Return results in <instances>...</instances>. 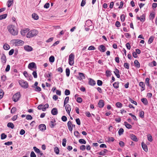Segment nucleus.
Masks as SVG:
<instances>
[{"instance_id": "f257e3e1", "label": "nucleus", "mask_w": 157, "mask_h": 157, "mask_svg": "<svg viewBox=\"0 0 157 157\" xmlns=\"http://www.w3.org/2000/svg\"><path fill=\"white\" fill-rule=\"evenodd\" d=\"M7 29L10 33L13 35H17L18 34V31L15 30L14 26L13 25H10L8 26Z\"/></svg>"}, {"instance_id": "f03ea898", "label": "nucleus", "mask_w": 157, "mask_h": 157, "mask_svg": "<svg viewBox=\"0 0 157 157\" xmlns=\"http://www.w3.org/2000/svg\"><path fill=\"white\" fill-rule=\"evenodd\" d=\"M11 42L13 45L16 46H22L24 43V41L23 40L18 39L12 40Z\"/></svg>"}, {"instance_id": "7ed1b4c3", "label": "nucleus", "mask_w": 157, "mask_h": 157, "mask_svg": "<svg viewBox=\"0 0 157 157\" xmlns=\"http://www.w3.org/2000/svg\"><path fill=\"white\" fill-rule=\"evenodd\" d=\"M38 32L36 30H32L29 32L26 35L27 37L30 38L36 36Z\"/></svg>"}, {"instance_id": "20e7f679", "label": "nucleus", "mask_w": 157, "mask_h": 157, "mask_svg": "<svg viewBox=\"0 0 157 157\" xmlns=\"http://www.w3.org/2000/svg\"><path fill=\"white\" fill-rule=\"evenodd\" d=\"M20 85L21 87L24 88H27L29 87L28 83L26 81L23 80H20L19 82Z\"/></svg>"}, {"instance_id": "39448f33", "label": "nucleus", "mask_w": 157, "mask_h": 157, "mask_svg": "<svg viewBox=\"0 0 157 157\" xmlns=\"http://www.w3.org/2000/svg\"><path fill=\"white\" fill-rule=\"evenodd\" d=\"M75 58V55L73 53H71L69 56V63L71 66H72L74 64V59Z\"/></svg>"}, {"instance_id": "423d86ee", "label": "nucleus", "mask_w": 157, "mask_h": 157, "mask_svg": "<svg viewBox=\"0 0 157 157\" xmlns=\"http://www.w3.org/2000/svg\"><path fill=\"white\" fill-rule=\"evenodd\" d=\"M48 104L46 103L44 105L42 104L40 105L37 107V108L39 110L42 109L43 111H44L46 110V109L48 108Z\"/></svg>"}, {"instance_id": "0eeeda50", "label": "nucleus", "mask_w": 157, "mask_h": 157, "mask_svg": "<svg viewBox=\"0 0 157 157\" xmlns=\"http://www.w3.org/2000/svg\"><path fill=\"white\" fill-rule=\"evenodd\" d=\"M20 97V93L19 92L13 95V100L14 102H17L19 100Z\"/></svg>"}, {"instance_id": "6e6552de", "label": "nucleus", "mask_w": 157, "mask_h": 157, "mask_svg": "<svg viewBox=\"0 0 157 157\" xmlns=\"http://www.w3.org/2000/svg\"><path fill=\"white\" fill-rule=\"evenodd\" d=\"M28 68L30 70H33V69L36 68V65L34 62L30 63L28 65Z\"/></svg>"}, {"instance_id": "1a4fd4ad", "label": "nucleus", "mask_w": 157, "mask_h": 157, "mask_svg": "<svg viewBox=\"0 0 157 157\" xmlns=\"http://www.w3.org/2000/svg\"><path fill=\"white\" fill-rule=\"evenodd\" d=\"M98 49L101 52H103L105 51L106 48L104 45H101L98 47Z\"/></svg>"}, {"instance_id": "9d476101", "label": "nucleus", "mask_w": 157, "mask_h": 157, "mask_svg": "<svg viewBox=\"0 0 157 157\" xmlns=\"http://www.w3.org/2000/svg\"><path fill=\"white\" fill-rule=\"evenodd\" d=\"M78 74L79 76H78L77 78H78L80 80L85 79V77L83 73L81 72H78Z\"/></svg>"}, {"instance_id": "9b49d317", "label": "nucleus", "mask_w": 157, "mask_h": 157, "mask_svg": "<svg viewBox=\"0 0 157 157\" xmlns=\"http://www.w3.org/2000/svg\"><path fill=\"white\" fill-rule=\"evenodd\" d=\"M6 55L3 54L1 57V60L2 63L4 65L6 64Z\"/></svg>"}, {"instance_id": "f8f14e48", "label": "nucleus", "mask_w": 157, "mask_h": 157, "mask_svg": "<svg viewBox=\"0 0 157 157\" xmlns=\"http://www.w3.org/2000/svg\"><path fill=\"white\" fill-rule=\"evenodd\" d=\"M65 108L67 113L70 115V112L71 109V106L69 104H67L65 106Z\"/></svg>"}, {"instance_id": "ddd939ff", "label": "nucleus", "mask_w": 157, "mask_h": 157, "mask_svg": "<svg viewBox=\"0 0 157 157\" xmlns=\"http://www.w3.org/2000/svg\"><path fill=\"white\" fill-rule=\"evenodd\" d=\"M67 126L69 130L70 131H72L73 129V124L71 121H69L67 123Z\"/></svg>"}, {"instance_id": "4468645a", "label": "nucleus", "mask_w": 157, "mask_h": 157, "mask_svg": "<svg viewBox=\"0 0 157 157\" xmlns=\"http://www.w3.org/2000/svg\"><path fill=\"white\" fill-rule=\"evenodd\" d=\"M38 128L40 130L42 131H44L46 129V126L45 124H43L39 125Z\"/></svg>"}, {"instance_id": "2eb2a0df", "label": "nucleus", "mask_w": 157, "mask_h": 157, "mask_svg": "<svg viewBox=\"0 0 157 157\" xmlns=\"http://www.w3.org/2000/svg\"><path fill=\"white\" fill-rule=\"evenodd\" d=\"M88 79V84L89 85L93 86L96 84V82L94 80L91 78H89Z\"/></svg>"}, {"instance_id": "dca6fc26", "label": "nucleus", "mask_w": 157, "mask_h": 157, "mask_svg": "<svg viewBox=\"0 0 157 157\" xmlns=\"http://www.w3.org/2000/svg\"><path fill=\"white\" fill-rule=\"evenodd\" d=\"M25 50L27 52H30L33 50V48L29 45H26L24 46Z\"/></svg>"}, {"instance_id": "f3484780", "label": "nucleus", "mask_w": 157, "mask_h": 157, "mask_svg": "<svg viewBox=\"0 0 157 157\" xmlns=\"http://www.w3.org/2000/svg\"><path fill=\"white\" fill-rule=\"evenodd\" d=\"M130 137L131 139H132V140L134 141L137 142L138 141L137 139L136 136L135 135L132 134H131L130 135Z\"/></svg>"}, {"instance_id": "a211bd4d", "label": "nucleus", "mask_w": 157, "mask_h": 157, "mask_svg": "<svg viewBox=\"0 0 157 157\" xmlns=\"http://www.w3.org/2000/svg\"><path fill=\"white\" fill-rule=\"evenodd\" d=\"M58 113V110L56 108H54L52 110L51 113L53 115H57Z\"/></svg>"}, {"instance_id": "6ab92c4d", "label": "nucleus", "mask_w": 157, "mask_h": 157, "mask_svg": "<svg viewBox=\"0 0 157 157\" xmlns=\"http://www.w3.org/2000/svg\"><path fill=\"white\" fill-rule=\"evenodd\" d=\"M98 105L100 108H102L104 105L103 101L102 100H100L98 103Z\"/></svg>"}, {"instance_id": "aec40b11", "label": "nucleus", "mask_w": 157, "mask_h": 157, "mask_svg": "<svg viewBox=\"0 0 157 157\" xmlns=\"http://www.w3.org/2000/svg\"><path fill=\"white\" fill-rule=\"evenodd\" d=\"M55 122L56 121L55 120H52V121H50L49 123V126L51 127V128H54V127L56 125V124H54Z\"/></svg>"}, {"instance_id": "412c9836", "label": "nucleus", "mask_w": 157, "mask_h": 157, "mask_svg": "<svg viewBox=\"0 0 157 157\" xmlns=\"http://www.w3.org/2000/svg\"><path fill=\"white\" fill-rule=\"evenodd\" d=\"M139 85L141 87V91H143L145 90V85L144 84V82H141L139 83Z\"/></svg>"}, {"instance_id": "4be33fe9", "label": "nucleus", "mask_w": 157, "mask_h": 157, "mask_svg": "<svg viewBox=\"0 0 157 157\" xmlns=\"http://www.w3.org/2000/svg\"><path fill=\"white\" fill-rule=\"evenodd\" d=\"M142 147L144 150L145 152H147L148 151L147 146L144 142H142L141 143Z\"/></svg>"}, {"instance_id": "5701e85b", "label": "nucleus", "mask_w": 157, "mask_h": 157, "mask_svg": "<svg viewBox=\"0 0 157 157\" xmlns=\"http://www.w3.org/2000/svg\"><path fill=\"white\" fill-rule=\"evenodd\" d=\"M114 73L117 78H120V75L119 74V71L118 69L116 68L115 71H114Z\"/></svg>"}, {"instance_id": "b1692460", "label": "nucleus", "mask_w": 157, "mask_h": 157, "mask_svg": "<svg viewBox=\"0 0 157 157\" xmlns=\"http://www.w3.org/2000/svg\"><path fill=\"white\" fill-rule=\"evenodd\" d=\"M92 22L91 20H88L86 21V25L88 27H89L92 25Z\"/></svg>"}, {"instance_id": "393cba45", "label": "nucleus", "mask_w": 157, "mask_h": 157, "mask_svg": "<svg viewBox=\"0 0 157 157\" xmlns=\"http://www.w3.org/2000/svg\"><path fill=\"white\" fill-rule=\"evenodd\" d=\"M155 17V13L154 12H152L150 13L149 15V19L150 20H153Z\"/></svg>"}, {"instance_id": "a878e982", "label": "nucleus", "mask_w": 157, "mask_h": 157, "mask_svg": "<svg viewBox=\"0 0 157 157\" xmlns=\"http://www.w3.org/2000/svg\"><path fill=\"white\" fill-rule=\"evenodd\" d=\"M155 38V37L153 36H151L149 39L148 41V43L149 44H150L152 43Z\"/></svg>"}, {"instance_id": "bb28decb", "label": "nucleus", "mask_w": 157, "mask_h": 157, "mask_svg": "<svg viewBox=\"0 0 157 157\" xmlns=\"http://www.w3.org/2000/svg\"><path fill=\"white\" fill-rule=\"evenodd\" d=\"M32 17L35 20H37L39 18L38 15L35 13H33L32 14Z\"/></svg>"}, {"instance_id": "cd10ccee", "label": "nucleus", "mask_w": 157, "mask_h": 157, "mask_svg": "<svg viewBox=\"0 0 157 157\" xmlns=\"http://www.w3.org/2000/svg\"><path fill=\"white\" fill-rule=\"evenodd\" d=\"M3 48L5 50H8L10 48V47L8 44H5L4 45Z\"/></svg>"}, {"instance_id": "c85d7f7f", "label": "nucleus", "mask_w": 157, "mask_h": 157, "mask_svg": "<svg viewBox=\"0 0 157 157\" xmlns=\"http://www.w3.org/2000/svg\"><path fill=\"white\" fill-rule=\"evenodd\" d=\"M13 3V0H9L7 2V5L8 7H10Z\"/></svg>"}, {"instance_id": "c756f323", "label": "nucleus", "mask_w": 157, "mask_h": 157, "mask_svg": "<svg viewBox=\"0 0 157 157\" xmlns=\"http://www.w3.org/2000/svg\"><path fill=\"white\" fill-rule=\"evenodd\" d=\"M29 29L28 28H26L21 31V34L22 35H25V34L27 33L28 31H29Z\"/></svg>"}, {"instance_id": "7c9ffc66", "label": "nucleus", "mask_w": 157, "mask_h": 157, "mask_svg": "<svg viewBox=\"0 0 157 157\" xmlns=\"http://www.w3.org/2000/svg\"><path fill=\"white\" fill-rule=\"evenodd\" d=\"M134 63L135 66L137 68H139L140 67V64L137 60H135Z\"/></svg>"}, {"instance_id": "2f4dec72", "label": "nucleus", "mask_w": 157, "mask_h": 157, "mask_svg": "<svg viewBox=\"0 0 157 157\" xmlns=\"http://www.w3.org/2000/svg\"><path fill=\"white\" fill-rule=\"evenodd\" d=\"M141 101L145 105L148 104L147 100L145 98H143L141 99Z\"/></svg>"}, {"instance_id": "473e14b6", "label": "nucleus", "mask_w": 157, "mask_h": 157, "mask_svg": "<svg viewBox=\"0 0 157 157\" xmlns=\"http://www.w3.org/2000/svg\"><path fill=\"white\" fill-rule=\"evenodd\" d=\"M7 126L9 128L13 129L14 127V125L12 123L9 122L8 123Z\"/></svg>"}, {"instance_id": "72a5a7b5", "label": "nucleus", "mask_w": 157, "mask_h": 157, "mask_svg": "<svg viewBox=\"0 0 157 157\" xmlns=\"http://www.w3.org/2000/svg\"><path fill=\"white\" fill-rule=\"evenodd\" d=\"M69 100V97H66L64 102V106H65V105L68 102Z\"/></svg>"}, {"instance_id": "f704fd0d", "label": "nucleus", "mask_w": 157, "mask_h": 157, "mask_svg": "<svg viewBox=\"0 0 157 157\" xmlns=\"http://www.w3.org/2000/svg\"><path fill=\"white\" fill-rule=\"evenodd\" d=\"M105 74L107 77L110 76L111 74V71L109 70H107L105 72Z\"/></svg>"}, {"instance_id": "c9c22d12", "label": "nucleus", "mask_w": 157, "mask_h": 157, "mask_svg": "<svg viewBox=\"0 0 157 157\" xmlns=\"http://www.w3.org/2000/svg\"><path fill=\"white\" fill-rule=\"evenodd\" d=\"M66 76L67 77H68L69 76L70 74V70L68 68H66Z\"/></svg>"}, {"instance_id": "e433bc0d", "label": "nucleus", "mask_w": 157, "mask_h": 157, "mask_svg": "<svg viewBox=\"0 0 157 157\" xmlns=\"http://www.w3.org/2000/svg\"><path fill=\"white\" fill-rule=\"evenodd\" d=\"M7 14H3V15H0V20L5 19V18H6V17H7Z\"/></svg>"}, {"instance_id": "4c0bfd02", "label": "nucleus", "mask_w": 157, "mask_h": 157, "mask_svg": "<svg viewBox=\"0 0 157 157\" xmlns=\"http://www.w3.org/2000/svg\"><path fill=\"white\" fill-rule=\"evenodd\" d=\"M79 142L81 144H85L86 143V141L83 139H81L79 140Z\"/></svg>"}, {"instance_id": "58836bf2", "label": "nucleus", "mask_w": 157, "mask_h": 157, "mask_svg": "<svg viewBox=\"0 0 157 157\" xmlns=\"http://www.w3.org/2000/svg\"><path fill=\"white\" fill-rule=\"evenodd\" d=\"M54 151L56 154H58L59 153V150L58 147H56L54 149Z\"/></svg>"}, {"instance_id": "ea45409f", "label": "nucleus", "mask_w": 157, "mask_h": 157, "mask_svg": "<svg viewBox=\"0 0 157 157\" xmlns=\"http://www.w3.org/2000/svg\"><path fill=\"white\" fill-rule=\"evenodd\" d=\"M145 19V15L144 14L142 15L140 17V20L141 21L143 22Z\"/></svg>"}, {"instance_id": "a19ab883", "label": "nucleus", "mask_w": 157, "mask_h": 157, "mask_svg": "<svg viewBox=\"0 0 157 157\" xmlns=\"http://www.w3.org/2000/svg\"><path fill=\"white\" fill-rule=\"evenodd\" d=\"M124 132V130L122 128H120L118 131V134L119 136L123 134Z\"/></svg>"}, {"instance_id": "79ce46f5", "label": "nucleus", "mask_w": 157, "mask_h": 157, "mask_svg": "<svg viewBox=\"0 0 157 157\" xmlns=\"http://www.w3.org/2000/svg\"><path fill=\"white\" fill-rule=\"evenodd\" d=\"M4 94L3 90L0 89V100H1L3 97Z\"/></svg>"}, {"instance_id": "37998d69", "label": "nucleus", "mask_w": 157, "mask_h": 157, "mask_svg": "<svg viewBox=\"0 0 157 157\" xmlns=\"http://www.w3.org/2000/svg\"><path fill=\"white\" fill-rule=\"evenodd\" d=\"M55 60V58L53 56H51L49 58V61L50 62L53 63Z\"/></svg>"}, {"instance_id": "c03bdc74", "label": "nucleus", "mask_w": 157, "mask_h": 157, "mask_svg": "<svg viewBox=\"0 0 157 157\" xmlns=\"http://www.w3.org/2000/svg\"><path fill=\"white\" fill-rule=\"evenodd\" d=\"M149 78H146L145 79V83L147 84V85L149 86H150V85L149 84Z\"/></svg>"}, {"instance_id": "a18cd8bd", "label": "nucleus", "mask_w": 157, "mask_h": 157, "mask_svg": "<svg viewBox=\"0 0 157 157\" xmlns=\"http://www.w3.org/2000/svg\"><path fill=\"white\" fill-rule=\"evenodd\" d=\"M33 148L36 152L38 153H40V150L36 147H34Z\"/></svg>"}, {"instance_id": "49530a36", "label": "nucleus", "mask_w": 157, "mask_h": 157, "mask_svg": "<svg viewBox=\"0 0 157 157\" xmlns=\"http://www.w3.org/2000/svg\"><path fill=\"white\" fill-rule=\"evenodd\" d=\"M116 106L118 108H121L122 106V104L120 102H117L116 104Z\"/></svg>"}, {"instance_id": "de8ad7c7", "label": "nucleus", "mask_w": 157, "mask_h": 157, "mask_svg": "<svg viewBox=\"0 0 157 157\" xmlns=\"http://www.w3.org/2000/svg\"><path fill=\"white\" fill-rule=\"evenodd\" d=\"M103 84V82L102 81L100 80H98L97 81V85L98 86H101Z\"/></svg>"}, {"instance_id": "09e8293b", "label": "nucleus", "mask_w": 157, "mask_h": 157, "mask_svg": "<svg viewBox=\"0 0 157 157\" xmlns=\"http://www.w3.org/2000/svg\"><path fill=\"white\" fill-rule=\"evenodd\" d=\"M147 136L148 140L150 142H151L152 141V138L151 135L149 134L147 135Z\"/></svg>"}, {"instance_id": "8fccbe9b", "label": "nucleus", "mask_w": 157, "mask_h": 157, "mask_svg": "<svg viewBox=\"0 0 157 157\" xmlns=\"http://www.w3.org/2000/svg\"><path fill=\"white\" fill-rule=\"evenodd\" d=\"M113 87L115 88H117L119 87L118 83L117 82H115L113 84Z\"/></svg>"}, {"instance_id": "3c124183", "label": "nucleus", "mask_w": 157, "mask_h": 157, "mask_svg": "<svg viewBox=\"0 0 157 157\" xmlns=\"http://www.w3.org/2000/svg\"><path fill=\"white\" fill-rule=\"evenodd\" d=\"M17 110V109L15 107H13L11 110V113H14Z\"/></svg>"}, {"instance_id": "603ef678", "label": "nucleus", "mask_w": 157, "mask_h": 157, "mask_svg": "<svg viewBox=\"0 0 157 157\" xmlns=\"http://www.w3.org/2000/svg\"><path fill=\"white\" fill-rule=\"evenodd\" d=\"M7 136L5 133H2L1 135V139L2 140H3L6 138Z\"/></svg>"}, {"instance_id": "864d4df0", "label": "nucleus", "mask_w": 157, "mask_h": 157, "mask_svg": "<svg viewBox=\"0 0 157 157\" xmlns=\"http://www.w3.org/2000/svg\"><path fill=\"white\" fill-rule=\"evenodd\" d=\"M35 88V90L36 91L40 92L41 91V88L38 86H37Z\"/></svg>"}, {"instance_id": "5fc2aeb1", "label": "nucleus", "mask_w": 157, "mask_h": 157, "mask_svg": "<svg viewBox=\"0 0 157 157\" xmlns=\"http://www.w3.org/2000/svg\"><path fill=\"white\" fill-rule=\"evenodd\" d=\"M114 140L115 139H114V138L112 137H109L108 138V141H109V142H110V141L113 142L114 141Z\"/></svg>"}, {"instance_id": "6e6d98bb", "label": "nucleus", "mask_w": 157, "mask_h": 157, "mask_svg": "<svg viewBox=\"0 0 157 157\" xmlns=\"http://www.w3.org/2000/svg\"><path fill=\"white\" fill-rule=\"evenodd\" d=\"M67 142V140L66 139L64 138L63 140L62 141V145L64 147L66 146V144Z\"/></svg>"}, {"instance_id": "4d7b16f0", "label": "nucleus", "mask_w": 157, "mask_h": 157, "mask_svg": "<svg viewBox=\"0 0 157 157\" xmlns=\"http://www.w3.org/2000/svg\"><path fill=\"white\" fill-rule=\"evenodd\" d=\"M65 94L66 95H68L70 94V90L67 89H66L64 92Z\"/></svg>"}, {"instance_id": "13d9d810", "label": "nucleus", "mask_w": 157, "mask_h": 157, "mask_svg": "<svg viewBox=\"0 0 157 157\" xmlns=\"http://www.w3.org/2000/svg\"><path fill=\"white\" fill-rule=\"evenodd\" d=\"M62 120L64 121L65 122L67 121V118L65 116H63L61 118Z\"/></svg>"}, {"instance_id": "bf43d9fd", "label": "nucleus", "mask_w": 157, "mask_h": 157, "mask_svg": "<svg viewBox=\"0 0 157 157\" xmlns=\"http://www.w3.org/2000/svg\"><path fill=\"white\" fill-rule=\"evenodd\" d=\"M51 74L52 73L51 72H49L48 74H45L44 76L45 77H46L47 78H51Z\"/></svg>"}, {"instance_id": "052dcab7", "label": "nucleus", "mask_w": 157, "mask_h": 157, "mask_svg": "<svg viewBox=\"0 0 157 157\" xmlns=\"http://www.w3.org/2000/svg\"><path fill=\"white\" fill-rule=\"evenodd\" d=\"M79 103H81L82 101V99L81 97H78L76 100Z\"/></svg>"}, {"instance_id": "680f3d73", "label": "nucleus", "mask_w": 157, "mask_h": 157, "mask_svg": "<svg viewBox=\"0 0 157 157\" xmlns=\"http://www.w3.org/2000/svg\"><path fill=\"white\" fill-rule=\"evenodd\" d=\"M139 115L141 117L143 118L144 117V112L143 111L140 112Z\"/></svg>"}, {"instance_id": "e2e57ef3", "label": "nucleus", "mask_w": 157, "mask_h": 157, "mask_svg": "<svg viewBox=\"0 0 157 157\" xmlns=\"http://www.w3.org/2000/svg\"><path fill=\"white\" fill-rule=\"evenodd\" d=\"M32 75H33L34 77L35 78H36L37 77L36 71H34L32 73Z\"/></svg>"}, {"instance_id": "0e129e2a", "label": "nucleus", "mask_w": 157, "mask_h": 157, "mask_svg": "<svg viewBox=\"0 0 157 157\" xmlns=\"http://www.w3.org/2000/svg\"><path fill=\"white\" fill-rule=\"evenodd\" d=\"M80 149L82 151H84L86 149V147L85 145H82L80 147Z\"/></svg>"}, {"instance_id": "69168bd1", "label": "nucleus", "mask_w": 157, "mask_h": 157, "mask_svg": "<svg viewBox=\"0 0 157 157\" xmlns=\"http://www.w3.org/2000/svg\"><path fill=\"white\" fill-rule=\"evenodd\" d=\"M33 118L32 117L31 115H27L26 117V119L28 120H32Z\"/></svg>"}, {"instance_id": "338daca9", "label": "nucleus", "mask_w": 157, "mask_h": 157, "mask_svg": "<svg viewBox=\"0 0 157 157\" xmlns=\"http://www.w3.org/2000/svg\"><path fill=\"white\" fill-rule=\"evenodd\" d=\"M95 49V48L93 46L91 45L89 47L88 50H94Z\"/></svg>"}, {"instance_id": "774afa93", "label": "nucleus", "mask_w": 157, "mask_h": 157, "mask_svg": "<svg viewBox=\"0 0 157 157\" xmlns=\"http://www.w3.org/2000/svg\"><path fill=\"white\" fill-rule=\"evenodd\" d=\"M30 157H36V155H35V153L33 151H32L31 152V154H30Z\"/></svg>"}]
</instances>
